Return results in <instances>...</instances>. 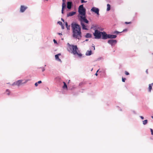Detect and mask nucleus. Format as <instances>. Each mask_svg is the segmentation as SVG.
Wrapping results in <instances>:
<instances>
[{"label": "nucleus", "instance_id": "nucleus-55", "mask_svg": "<svg viewBox=\"0 0 153 153\" xmlns=\"http://www.w3.org/2000/svg\"><path fill=\"white\" fill-rule=\"evenodd\" d=\"M93 70V68L91 70V71H92Z\"/></svg>", "mask_w": 153, "mask_h": 153}, {"label": "nucleus", "instance_id": "nucleus-10", "mask_svg": "<svg viewBox=\"0 0 153 153\" xmlns=\"http://www.w3.org/2000/svg\"><path fill=\"white\" fill-rule=\"evenodd\" d=\"M81 21L83 22L86 24H88L89 21L86 18L85 16H80Z\"/></svg>", "mask_w": 153, "mask_h": 153}, {"label": "nucleus", "instance_id": "nucleus-25", "mask_svg": "<svg viewBox=\"0 0 153 153\" xmlns=\"http://www.w3.org/2000/svg\"><path fill=\"white\" fill-rule=\"evenodd\" d=\"M66 7V6L65 4H62V9L64 10Z\"/></svg>", "mask_w": 153, "mask_h": 153}, {"label": "nucleus", "instance_id": "nucleus-13", "mask_svg": "<svg viewBox=\"0 0 153 153\" xmlns=\"http://www.w3.org/2000/svg\"><path fill=\"white\" fill-rule=\"evenodd\" d=\"M76 13V11H72L70 12L67 14V16L68 17L72 16L75 14Z\"/></svg>", "mask_w": 153, "mask_h": 153}, {"label": "nucleus", "instance_id": "nucleus-3", "mask_svg": "<svg viewBox=\"0 0 153 153\" xmlns=\"http://www.w3.org/2000/svg\"><path fill=\"white\" fill-rule=\"evenodd\" d=\"M99 32V39H102L105 40L109 39H114L117 37L116 35L107 34L106 32L104 31Z\"/></svg>", "mask_w": 153, "mask_h": 153}, {"label": "nucleus", "instance_id": "nucleus-38", "mask_svg": "<svg viewBox=\"0 0 153 153\" xmlns=\"http://www.w3.org/2000/svg\"><path fill=\"white\" fill-rule=\"evenodd\" d=\"M140 117L141 118V119H142V120H143L144 119V117L143 116H140Z\"/></svg>", "mask_w": 153, "mask_h": 153}, {"label": "nucleus", "instance_id": "nucleus-24", "mask_svg": "<svg viewBox=\"0 0 153 153\" xmlns=\"http://www.w3.org/2000/svg\"><path fill=\"white\" fill-rule=\"evenodd\" d=\"M148 122V120H145L143 121V123L144 125H146Z\"/></svg>", "mask_w": 153, "mask_h": 153}, {"label": "nucleus", "instance_id": "nucleus-36", "mask_svg": "<svg viewBox=\"0 0 153 153\" xmlns=\"http://www.w3.org/2000/svg\"><path fill=\"white\" fill-rule=\"evenodd\" d=\"M53 42H54V44H57V42L56 40L55 39H53Z\"/></svg>", "mask_w": 153, "mask_h": 153}, {"label": "nucleus", "instance_id": "nucleus-53", "mask_svg": "<svg viewBox=\"0 0 153 153\" xmlns=\"http://www.w3.org/2000/svg\"><path fill=\"white\" fill-rule=\"evenodd\" d=\"M151 117L153 119V116H152Z\"/></svg>", "mask_w": 153, "mask_h": 153}, {"label": "nucleus", "instance_id": "nucleus-35", "mask_svg": "<svg viewBox=\"0 0 153 153\" xmlns=\"http://www.w3.org/2000/svg\"><path fill=\"white\" fill-rule=\"evenodd\" d=\"M128 31V29L126 28V29H124L123 31H121L122 33L123 32H126Z\"/></svg>", "mask_w": 153, "mask_h": 153}, {"label": "nucleus", "instance_id": "nucleus-41", "mask_svg": "<svg viewBox=\"0 0 153 153\" xmlns=\"http://www.w3.org/2000/svg\"><path fill=\"white\" fill-rule=\"evenodd\" d=\"M64 10H63V9H62V10H61V13L62 14H63L64 13Z\"/></svg>", "mask_w": 153, "mask_h": 153}, {"label": "nucleus", "instance_id": "nucleus-56", "mask_svg": "<svg viewBox=\"0 0 153 153\" xmlns=\"http://www.w3.org/2000/svg\"><path fill=\"white\" fill-rule=\"evenodd\" d=\"M46 66V65H45V66Z\"/></svg>", "mask_w": 153, "mask_h": 153}, {"label": "nucleus", "instance_id": "nucleus-32", "mask_svg": "<svg viewBox=\"0 0 153 153\" xmlns=\"http://www.w3.org/2000/svg\"><path fill=\"white\" fill-rule=\"evenodd\" d=\"M125 23L126 24V25H127V24H131V22H125Z\"/></svg>", "mask_w": 153, "mask_h": 153}, {"label": "nucleus", "instance_id": "nucleus-44", "mask_svg": "<svg viewBox=\"0 0 153 153\" xmlns=\"http://www.w3.org/2000/svg\"><path fill=\"white\" fill-rule=\"evenodd\" d=\"M57 34L59 35H62V33H58Z\"/></svg>", "mask_w": 153, "mask_h": 153}, {"label": "nucleus", "instance_id": "nucleus-18", "mask_svg": "<svg viewBox=\"0 0 153 153\" xmlns=\"http://www.w3.org/2000/svg\"><path fill=\"white\" fill-rule=\"evenodd\" d=\"M153 85V83H152L149 85V91L150 92L152 89V86Z\"/></svg>", "mask_w": 153, "mask_h": 153}, {"label": "nucleus", "instance_id": "nucleus-17", "mask_svg": "<svg viewBox=\"0 0 153 153\" xmlns=\"http://www.w3.org/2000/svg\"><path fill=\"white\" fill-rule=\"evenodd\" d=\"M85 37L86 38H91L92 37V35L89 33H87L85 36Z\"/></svg>", "mask_w": 153, "mask_h": 153}, {"label": "nucleus", "instance_id": "nucleus-47", "mask_svg": "<svg viewBox=\"0 0 153 153\" xmlns=\"http://www.w3.org/2000/svg\"><path fill=\"white\" fill-rule=\"evenodd\" d=\"M133 113L134 114H136V112L134 111H133Z\"/></svg>", "mask_w": 153, "mask_h": 153}, {"label": "nucleus", "instance_id": "nucleus-23", "mask_svg": "<svg viewBox=\"0 0 153 153\" xmlns=\"http://www.w3.org/2000/svg\"><path fill=\"white\" fill-rule=\"evenodd\" d=\"M122 32H119L117 30H116L115 31H114L113 33V34H116V35H117V34H118L119 33H121Z\"/></svg>", "mask_w": 153, "mask_h": 153}, {"label": "nucleus", "instance_id": "nucleus-34", "mask_svg": "<svg viewBox=\"0 0 153 153\" xmlns=\"http://www.w3.org/2000/svg\"><path fill=\"white\" fill-rule=\"evenodd\" d=\"M16 81L15 82H14L12 84V86H14V85H17V84H16Z\"/></svg>", "mask_w": 153, "mask_h": 153}, {"label": "nucleus", "instance_id": "nucleus-16", "mask_svg": "<svg viewBox=\"0 0 153 153\" xmlns=\"http://www.w3.org/2000/svg\"><path fill=\"white\" fill-rule=\"evenodd\" d=\"M92 54V52L91 50L90 51H87L85 55L86 56H89L91 55Z\"/></svg>", "mask_w": 153, "mask_h": 153}, {"label": "nucleus", "instance_id": "nucleus-51", "mask_svg": "<svg viewBox=\"0 0 153 153\" xmlns=\"http://www.w3.org/2000/svg\"><path fill=\"white\" fill-rule=\"evenodd\" d=\"M103 30V28H101L100 29V30H101V31H102Z\"/></svg>", "mask_w": 153, "mask_h": 153}, {"label": "nucleus", "instance_id": "nucleus-15", "mask_svg": "<svg viewBox=\"0 0 153 153\" xmlns=\"http://www.w3.org/2000/svg\"><path fill=\"white\" fill-rule=\"evenodd\" d=\"M22 80H18L17 81H16L17 85L18 86H19L20 85L24 83H25L26 82H25L24 83H22Z\"/></svg>", "mask_w": 153, "mask_h": 153}, {"label": "nucleus", "instance_id": "nucleus-37", "mask_svg": "<svg viewBox=\"0 0 153 153\" xmlns=\"http://www.w3.org/2000/svg\"><path fill=\"white\" fill-rule=\"evenodd\" d=\"M83 83L82 82H81L79 84V86H81L82 85H83Z\"/></svg>", "mask_w": 153, "mask_h": 153}, {"label": "nucleus", "instance_id": "nucleus-11", "mask_svg": "<svg viewBox=\"0 0 153 153\" xmlns=\"http://www.w3.org/2000/svg\"><path fill=\"white\" fill-rule=\"evenodd\" d=\"M27 8V7L25 6L24 5H21L20 8V12L21 13H23L25 12Z\"/></svg>", "mask_w": 153, "mask_h": 153}, {"label": "nucleus", "instance_id": "nucleus-6", "mask_svg": "<svg viewBox=\"0 0 153 153\" xmlns=\"http://www.w3.org/2000/svg\"><path fill=\"white\" fill-rule=\"evenodd\" d=\"M91 11L95 13L97 15L99 16L100 15L99 9L98 8L94 7L91 9Z\"/></svg>", "mask_w": 153, "mask_h": 153}, {"label": "nucleus", "instance_id": "nucleus-5", "mask_svg": "<svg viewBox=\"0 0 153 153\" xmlns=\"http://www.w3.org/2000/svg\"><path fill=\"white\" fill-rule=\"evenodd\" d=\"M86 10L83 7V4L80 5L78 8V12L79 14L81 16H85Z\"/></svg>", "mask_w": 153, "mask_h": 153}, {"label": "nucleus", "instance_id": "nucleus-8", "mask_svg": "<svg viewBox=\"0 0 153 153\" xmlns=\"http://www.w3.org/2000/svg\"><path fill=\"white\" fill-rule=\"evenodd\" d=\"M73 6V3L71 1H70L67 2V7L68 9H71Z\"/></svg>", "mask_w": 153, "mask_h": 153}, {"label": "nucleus", "instance_id": "nucleus-54", "mask_svg": "<svg viewBox=\"0 0 153 153\" xmlns=\"http://www.w3.org/2000/svg\"><path fill=\"white\" fill-rule=\"evenodd\" d=\"M120 111H122V109H120Z\"/></svg>", "mask_w": 153, "mask_h": 153}, {"label": "nucleus", "instance_id": "nucleus-14", "mask_svg": "<svg viewBox=\"0 0 153 153\" xmlns=\"http://www.w3.org/2000/svg\"><path fill=\"white\" fill-rule=\"evenodd\" d=\"M61 55V54L60 53H59L55 55V58L56 60L60 62H61V59L59 58V56Z\"/></svg>", "mask_w": 153, "mask_h": 153}, {"label": "nucleus", "instance_id": "nucleus-22", "mask_svg": "<svg viewBox=\"0 0 153 153\" xmlns=\"http://www.w3.org/2000/svg\"><path fill=\"white\" fill-rule=\"evenodd\" d=\"M42 82L41 81V80H40V81H38V82H36L35 83V86H36V87H37L38 86V85L39 84H41V83H42Z\"/></svg>", "mask_w": 153, "mask_h": 153}, {"label": "nucleus", "instance_id": "nucleus-19", "mask_svg": "<svg viewBox=\"0 0 153 153\" xmlns=\"http://www.w3.org/2000/svg\"><path fill=\"white\" fill-rule=\"evenodd\" d=\"M62 83L64 84L62 86V88L64 89H67L68 87L66 83L65 82H63Z\"/></svg>", "mask_w": 153, "mask_h": 153}, {"label": "nucleus", "instance_id": "nucleus-27", "mask_svg": "<svg viewBox=\"0 0 153 153\" xmlns=\"http://www.w3.org/2000/svg\"><path fill=\"white\" fill-rule=\"evenodd\" d=\"M39 68L41 69L42 72H44L45 70V68L44 67H41Z\"/></svg>", "mask_w": 153, "mask_h": 153}, {"label": "nucleus", "instance_id": "nucleus-30", "mask_svg": "<svg viewBox=\"0 0 153 153\" xmlns=\"http://www.w3.org/2000/svg\"><path fill=\"white\" fill-rule=\"evenodd\" d=\"M126 79L125 78L122 77V81L123 82H125Z\"/></svg>", "mask_w": 153, "mask_h": 153}, {"label": "nucleus", "instance_id": "nucleus-29", "mask_svg": "<svg viewBox=\"0 0 153 153\" xmlns=\"http://www.w3.org/2000/svg\"><path fill=\"white\" fill-rule=\"evenodd\" d=\"M58 24H59V25H60L61 26V25H62V24H63V23H62L61 22V21H58L57 22V23Z\"/></svg>", "mask_w": 153, "mask_h": 153}, {"label": "nucleus", "instance_id": "nucleus-2", "mask_svg": "<svg viewBox=\"0 0 153 153\" xmlns=\"http://www.w3.org/2000/svg\"><path fill=\"white\" fill-rule=\"evenodd\" d=\"M67 45L69 46L67 49L68 51L71 52L74 55H77L80 58L82 57V55L78 50L76 45H70L68 43H67Z\"/></svg>", "mask_w": 153, "mask_h": 153}, {"label": "nucleus", "instance_id": "nucleus-12", "mask_svg": "<svg viewBox=\"0 0 153 153\" xmlns=\"http://www.w3.org/2000/svg\"><path fill=\"white\" fill-rule=\"evenodd\" d=\"M80 24L82 27V29L83 30H88L87 28V26L82 21H81Z\"/></svg>", "mask_w": 153, "mask_h": 153}, {"label": "nucleus", "instance_id": "nucleus-33", "mask_svg": "<svg viewBox=\"0 0 153 153\" xmlns=\"http://www.w3.org/2000/svg\"><path fill=\"white\" fill-rule=\"evenodd\" d=\"M151 134L153 136V130L152 128H150Z\"/></svg>", "mask_w": 153, "mask_h": 153}, {"label": "nucleus", "instance_id": "nucleus-52", "mask_svg": "<svg viewBox=\"0 0 153 153\" xmlns=\"http://www.w3.org/2000/svg\"><path fill=\"white\" fill-rule=\"evenodd\" d=\"M99 69L96 72H97H97H98V71H99Z\"/></svg>", "mask_w": 153, "mask_h": 153}, {"label": "nucleus", "instance_id": "nucleus-26", "mask_svg": "<svg viewBox=\"0 0 153 153\" xmlns=\"http://www.w3.org/2000/svg\"><path fill=\"white\" fill-rule=\"evenodd\" d=\"M6 92H7V94L8 95H9L10 94V90L8 89H7L6 90Z\"/></svg>", "mask_w": 153, "mask_h": 153}, {"label": "nucleus", "instance_id": "nucleus-45", "mask_svg": "<svg viewBox=\"0 0 153 153\" xmlns=\"http://www.w3.org/2000/svg\"><path fill=\"white\" fill-rule=\"evenodd\" d=\"M61 20L63 22H65V20L64 19H63L62 18L61 19Z\"/></svg>", "mask_w": 153, "mask_h": 153}, {"label": "nucleus", "instance_id": "nucleus-21", "mask_svg": "<svg viewBox=\"0 0 153 153\" xmlns=\"http://www.w3.org/2000/svg\"><path fill=\"white\" fill-rule=\"evenodd\" d=\"M107 11H109L111 9V5L109 4H108L107 5Z\"/></svg>", "mask_w": 153, "mask_h": 153}, {"label": "nucleus", "instance_id": "nucleus-57", "mask_svg": "<svg viewBox=\"0 0 153 153\" xmlns=\"http://www.w3.org/2000/svg\"><path fill=\"white\" fill-rule=\"evenodd\" d=\"M81 92H83L82 91H81Z\"/></svg>", "mask_w": 153, "mask_h": 153}, {"label": "nucleus", "instance_id": "nucleus-48", "mask_svg": "<svg viewBox=\"0 0 153 153\" xmlns=\"http://www.w3.org/2000/svg\"><path fill=\"white\" fill-rule=\"evenodd\" d=\"M95 28H98V29H100L99 27L97 25H96V27H95Z\"/></svg>", "mask_w": 153, "mask_h": 153}, {"label": "nucleus", "instance_id": "nucleus-49", "mask_svg": "<svg viewBox=\"0 0 153 153\" xmlns=\"http://www.w3.org/2000/svg\"><path fill=\"white\" fill-rule=\"evenodd\" d=\"M95 75L96 76H97L98 75V74L97 72H96V73L95 74Z\"/></svg>", "mask_w": 153, "mask_h": 153}, {"label": "nucleus", "instance_id": "nucleus-20", "mask_svg": "<svg viewBox=\"0 0 153 153\" xmlns=\"http://www.w3.org/2000/svg\"><path fill=\"white\" fill-rule=\"evenodd\" d=\"M65 25L66 27L67 28V30H69L70 29V25H68V23L67 22H65Z\"/></svg>", "mask_w": 153, "mask_h": 153}, {"label": "nucleus", "instance_id": "nucleus-31", "mask_svg": "<svg viewBox=\"0 0 153 153\" xmlns=\"http://www.w3.org/2000/svg\"><path fill=\"white\" fill-rule=\"evenodd\" d=\"M125 74L126 75H129V73L128 71H125Z\"/></svg>", "mask_w": 153, "mask_h": 153}, {"label": "nucleus", "instance_id": "nucleus-43", "mask_svg": "<svg viewBox=\"0 0 153 153\" xmlns=\"http://www.w3.org/2000/svg\"><path fill=\"white\" fill-rule=\"evenodd\" d=\"M101 57H100V58H98L97 61H99L101 59Z\"/></svg>", "mask_w": 153, "mask_h": 153}, {"label": "nucleus", "instance_id": "nucleus-7", "mask_svg": "<svg viewBox=\"0 0 153 153\" xmlns=\"http://www.w3.org/2000/svg\"><path fill=\"white\" fill-rule=\"evenodd\" d=\"M107 42L112 46L117 44V40L116 39H109L108 41Z\"/></svg>", "mask_w": 153, "mask_h": 153}, {"label": "nucleus", "instance_id": "nucleus-42", "mask_svg": "<svg viewBox=\"0 0 153 153\" xmlns=\"http://www.w3.org/2000/svg\"><path fill=\"white\" fill-rule=\"evenodd\" d=\"M92 47L94 48V50H95V46L94 45V44L92 45Z\"/></svg>", "mask_w": 153, "mask_h": 153}, {"label": "nucleus", "instance_id": "nucleus-28", "mask_svg": "<svg viewBox=\"0 0 153 153\" xmlns=\"http://www.w3.org/2000/svg\"><path fill=\"white\" fill-rule=\"evenodd\" d=\"M80 1H81V3H86L87 2V1H85L84 0H80Z\"/></svg>", "mask_w": 153, "mask_h": 153}, {"label": "nucleus", "instance_id": "nucleus-4", "mask_svg": "<svg viewBox=\"0 0 153 153\" xmlns=\"http://www.w3.org/2000/svg\"><path fill=\"white\" fill-rule=\"evenodd\" d=\"M96 27V25H92L91 27V29H93L94 30V32L93 33V35L94 37V39H99V32L101 31L98 30V28H95Z\"/></svg>", "mask_w": 153, "mask_h": 153}, {"label": "nucleus", "instance_id": "nucleus-40", "mask_svg": "<svg viewBox=\"0 0 153 153\" xmlns=\"http://www.w3.org/2000/svg\"><path fill=\"white\" fill-rule=\"evenodd\" d=\"M61 26L62 29H64L65 28H64V26L63 25V24H62V25H61Z\"/></svg>", "mask_w": 153, "mask_h": 153}, {"label": "nucleus", "instance_id": "nucleus-9", "mask_svg": "<svg viewBox=\"0 0 153 153\" xmlns=\"http://www.w3.org/2000/svg\"><path fill=\"white\" fill-rule=\"evenodd\" d=\"M55 80L57 83L59 84H62L63 82H62L61 77L59 76H57L55 78Z\"/></svg>", "mask_w": 153, "mask_h": 153}, {"label": "nucleus", "instance_id": "nucleus-50", "mask_svg": "<svg viewBox=\"0 0 153 153\" xmlns=\"http://www.w3.org/2000/svg\"><path fill=\"white\" fill-rule=\"evenodd\" d=\"M88 41V39H86L84 41V42H87V41Z\"/></svg>", "mask_w": 153, "mask_h": 153}, {"label": "nucleus", "instance_id": "nucleus-46", "mask_svg": "<svg viewBox=\"0 0 153 153\" xmlns=\"http://www.w3.org/2000/svg\"><path fill=\"white\" fill-rule=\"evenodd\" d=\"M146 73L147 74H148V69H146Z\"/></svg>", "mask_w": 153, "mask_h": 153}, {"label": "nucleus", "instance_id": "nucleus-39", "mask_svg": "<svg viewBox=\"0 0 153 153\" xmlns=\"http://www.w3.org/2000/svg\"><path fill=\"white\" fill-rule=\"evenodd\" d=\"M62 4H65V3L66 2V0H62Z\"/></svg>", "mask_w": 153, "mask_h": 153}, {"label": "nucleus", "instance_id": "nucleus-1", "mask_svg": "<svg viewBox=\"0 0 153 153\" xmlns=\"http://www.w3.org/2000/svg\"><path fill=\"white\" fill-rule=\"evenodd\" d=\"M72 36L74 38L80 40L82 37L81 28L80 25L76 22H73L71 24Z\"/></svg>", "mask_w": 153, "mask_h": 153}]
</instances>
